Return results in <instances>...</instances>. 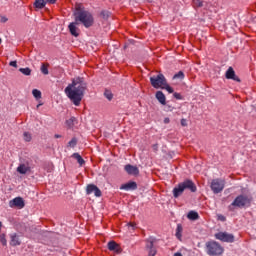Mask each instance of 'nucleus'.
<instances>
[{
  "label": "nucleus",
  "mask_w": 256,
  "mask_h": 256,
  "mask_svg": "<svg viewBox=\"0 0 256 256\" xmlns=\"http://www.w3.org/2000/svg\"><path fill=\"white\" fill-rule=\"evenodd\" d=\"M0 44H1V38H0Z\"/></svg>",
  "instance_id": "obj_49"
},
{
  "label": "nucleus",
  "mask_w": 256,
  "mask_h": 256,
  "mask_svg": "<svg viewBox=\"0 0 256 256\" xmlns=\"http://www.w3.org/2000/svg\"><path fill=\"white\" fill-rule=\"evenodd\" d=\"M173 79H180V80H183V79H185V73H183V71H179L178 73H176V74L173 76Z\"/></svg>",
  "instance_id": "obj_28"
},
{
  "label": "nucleus",
  "mask_w": 256,
  "mask_h": 256,
  "mask_svg": "<svg viewBox=\"0 0 256 256\" xmlns=\"http://www.w3.org/2000/svg\"><path fill=\"white\" fill-rule=\"evenodd\" d=\"M211 190L213 191V193H215V195H217L218 193H221V191H223V189H225V183L223 182V180L220 179H214L211 182Z\"/></svg>",
  "instance_id": "obj_8"
},
{
  "label": "nucleus",
  "mask_w": 256,
  "mask_h": 256,
  "mask_svg": "<svg viewBox=\"0 0 256 256\" xmlns=\"http://www.w3.org/2000/svg\"><path fill=\"white\" fill-rule=\"evenodd\" d=\"M108 249L109 251H114V253H117V255H119L123 251V249H121V246L115 241L108 242Z\"/></svg>",
  "instance_id": "obj_13"
},
{
  "label": "nucleus",
  "mask_w": 256,
  "mask_h": 256,
  "mask_svg": "<svg viewBox=\"0 0 256 256\" xmlns=\"http://www.w3.org/2000/svg\"><path fill=\"white\" fill-rule=\"evenodd\" d=\"M182 183L184 191H190V193H197V185L191 179H186Z\"/></svg>",
  "instance_id": "obj_9"
},
{
  "label": "nucleus",
  "mask_w": 256,
  "mask_h": 256,
  "mask_svg": "<svg viewBox=\"0 0 256 256\" xmlns=\"http://www.w3.org/2000/svg\"><path fill=\"white\" fill-rule=\"evenodd\" d=\"M193 7H203V1L201 0H193L192 1Z\"/></svg>",
  "instance_id": "obj_31"
},
{
  "label": "nucleus",
  "mask_w": 256,
  "mask_h": 256,
  "mask_svg": "<svg viewBox=\"0 0 256 256\" xmlns=\"http://www.w3.org/2000/svg\"><path fill=\"white\" fill-rule=\"evenodd\" d=\"M215 239H218V241H222L223 243H234L235 242V236L233 234H229L227 232L216 233Z\"/></svg>",
  "instance_id": "obj_7"
},
{
  "label": "nucleus",
  "mask_w": 256,
  "mask_h": 256,
  "mask_svg": "<svg viewBox=\"0 0 256 256\" xmlns=\"http://www.w3.org/2000/svg\"><path fill=\"white\" fill-rule=\"evenodd\" d=\"M101 17L104 18V19H107L108 17H111V12L107 11V10H103L101 13H100Z\"/></svg>",
  "instance_id": "obj_32"
},
{
  "label": "nucleus",
  "mask_w": 256,
  "mask_h": 256,
  "mask_svg": "<svg viewBox=\"0 0 256 256\" xmlns=\"http://www.w3.org/2000/svg\"><path fill=\"white\" fill-rule=\"evenodd\" d=\"M29 171V167H26L25 164H20L17 168V172L20 173V175H25Z\"/></svg>",
  "instance_id": "obj_23"
},
{
  "label": "nucleus",
  "mask_w": 256,
  "mask_h": 256,
  "mask_svg": "<svg viewBox=\"0 0 256 256\" xmlns=\"http://www.w3.org/2000/svg\"><path fill=\"white\" fill-rule=\"evenodd\" d=\"M10 238L11 247H17L18 245H21V240H19V236L17 235V233L11 234Z\"/></svg>",
  "instance_id": "obj_19"
},
{
  "label": "nucleus",
  "mask_w": 256,
  "mask_h": 256,
  "mask_svg": "<svg viewBox=\"0 0 256 256\" xmlns=\"http://www.w3.org/2000/svg\"><path fill=\"white\" fill-rule=\"evenodd\" d=\"M76 25H79V22H77V21L72 22V23H70L69 26H68L69 32H70V34H71L73 37H78V36H79V28H77Z\"/></svg>",
  "instance_id": "obj_14"
},
{
  "label": "nucleus",
  "mask_w": 256,
  "mask_h": 256,
  "mask_svg": "<svg viewBox=\"0 0 256 256\" xmlns=\"http://www.w3.org/2000/svg\"><path fill=\"white\" fill-rule=\"evenodd\" d=\"M176 237L179 241H181V237H182L181 232H176Z\"/></svg>",
  "instance_id": "obj_43"
},
{
  "label": "nucleus",
  "mask_w": 256,
  "mask_h": 256,
  "mask_svg": "<svg viewBox=\"0 0 256 256\" xmlns=\"http://www.w3.org/2000/svg\"><path fill=\"white\" fill-rule=\"evenodd\" d=\"M187 218L190 219V221H197V219H199V213L195 211H190L187 214Z\"/></svg>",
  "instance_id": "obj_22"
},
{
  "label": "nucleus",
  "mask_w": 256,
  "mask_h": 256,
  "mask_svg": "<svg viewBox=\"0 0 256 256\" xmlns=\"http://www.w3.org/2000/svg\"><path fill=\"white\" fill-rule=\"evenodd\" d=\"M20 73H22L23 75L29 76L31 75V68L26 67V68H20L19 69Z\"/></svg>",
  "instance_id": "obj_26"
},
{
  "label": "nucleus",
  "mask_w": 256,
  "mask_h": 256,
  "mask_svg": "<svg viewBox=\"0 0 256 256\" xmlns=\"http://www.w3.org/2000/svg\"><path fill=\"white\" fill-rule=\"evenodd\" d=\"M74 17L76 23H82L86 29H89V27H93L95 24V18L93 17V14L89 12L88 10H85V7H83V4L77 3L75 5V12Z\"/></svg>",
  "instance_id": "obj_2"
},
{
  "label": "nucleus",
  "mask_w": 256,
  "mask_h": 256,
  "mask_svg": "<svg viewBox=\"0 0 256 256\" xmlns=\"http://www.w3.org/2000/svg\"><path fill=\"white\" fill-rule=\"evenodd\" d=\"M223 246L216 241H209L206 243V253L210 256H221L223 255Z\"/></svg>",
  "instance_id": "obj_4"
},
{
  "label": "nucleus",
  "mask_w": 256,
  "mask_h": 256,
  "mask_svg": "<svg viewBox=\"0 0 256 256\" xmlns=\"http://www.w3.org/2000/svg\"><path fill=\"white\" fill-rule=\"evenodd\" d=\"M24 140L27 142V143H29V141H31V133H29V132H24Z\"/></svg>",
  "instance_id": "obj_35"
},
{
  "label": "nucleus",
  "mask_w": 256,
  "mask_h": 256,
  "mask_svg": "<svg viewBox=\"0 0 256 256\" xmlns=\"http://www.w3.org/2000/svg\"><path fill=\"white\" fill-rule=\"evenodd\" d=\"M41 105H42V104H38V105H37V109H39V107H41Z\"/></svg>",
  "instance_id": "obj_48"
},
{
  "label": "nucleus",
  "mask_w": 256,
  "mask_h": 256,
  "mask_svg": "<svg viewBox=\"0 0 256 256\" xmlns=\"http://www.w3.org/2000/svg\"><path fill=\"white\" fill-rule=\"evenodd\" d=\"M35 9H44L47 2L45 0H35L33 3Z\"/></svg>",
  "instance_id": "obj_21"
},
{
  "label": "nucleus",
  "mask_w": 256,
  "mask_h": 256,
  "mask_svg": "<svg viewBox=\"0 0 256 256\" xmlns=\"http://www.w3.org/2000/svg\"><path fill=\"white\" fill-rule=\"evenodd\" d=\"M145 250L148 253V256H155L157 255V238L150 237L145 240Z\"/></svg>",
  "instance_id": "obj_6"
},
{
  "label": "nucleus",
  "mask_w": 256,
  "mask_h": 256,
  "mask_svg": "<svg viewBox=\"0 0 256 256\" xmlns=\"http://www.w3.org/2000/svg\"><path fill=\"white\" fill-rule=\"evenodd\" d=\"M150 83L154 89H163V87L167 85V78H165V75L160 73L156 76L150 77Z\"/></svg>",
  "instance_id": "obj_5"
},
{
  "label": "nucleus",
  "mask_w": 256,
  "mask_h": 256,
  "mask_svg": "<svg viewBox=\"0 0 256 256\" xmlns=\"http://www.w3.org/2000/svg\"><path fill=\"white\" fill-rule=\"evenodd\" d=\"M32 95H33V97H35V99L37 101H39V99H41V92L37 89L32 90Z\"/></svg>",
  "instance_id": "obj_27"
},
{
  "label": "nucleus",
  "mask_w": 256,
  "mask_h": 256,
  "mask_svg": "<svg viewBox=\"0 0 256 256\" xmlns=\"http://www.w3.org/2000/svg\"><path fill=\"white\" fill-rule=\"evenodd\" d=\"M46 3H49V5H55L57 3V0H45Z\"/></svg>",
  "instance_id": "obj_40"
},
{
  "label": "nucleus",
  "mask_w": 256,
  "mask_h": 256,
  "mask_svg": "<svg viewBox=\"0 0 256 256\" xmlns=\"http://www.w3.org/2000/svg\"><path fill=\"white\" fill-rule=\"evenodd\" d=\"M75 123H77V118L71 117L70 119L66 120V125L69 127V129L75 127Z\"/></svg>",
  "instance_id": "obj_25"
},
{
  "label": "nucleus",
  "mask_w": 256,
  "mask_h": 256,
  "mask_svg": "<svg viewBox=\"0 0 256 256\" xmlns=\"http://www.w3.org/2000/svg\"><path fill=\"white\" fill-rule=\"evenodd\" d=\"M218 220L219 221H222V222H225V221H227V218L224 216V215H218Z\"/></svg>",
  "instance_id": "obj_39"
},
{
  "label": "nucleus",
  "mask_w": 256,
  "mask_h": 256,
  "mask_svg": "<svg viewBox=\"0 0 256 256\" xmlns=\"http://www.w3.org/2000/svg\"><path fill=\"white\" fill-rule=\"evenodd\" d=\"M7 21H9V19H7V17H5V16H2L0 19V22H2V23H7Z\"/></svg>",
  "instance_id": "obj_42"
},
{
  "label": "nucleus",
  "mask_w": 256,
  "mask_h": 256,
  "mask_svg": "<svg viewBox=\"0 0 256 256\" xmlns=\"http://www.w3.org/2000/svg\"><path fill=\"white\" fill-rule=\"evenodd\" d=\"M180 123H181V126H182V127H187V119L182 118L181 121H180Z\"/></svg>",
  "instance_id": "obj_38"
},
{
  "label": "nucleus",
  "mask_w": 256,
  "mask_h": 256,
  "mask_svg": "<svg viewBox=\"0 0 256 256\" xmlns=\"http://www.w3.org/2000/svg\"><path fill=\"white\" fill-rule=\"evenodd\" d=\"M251 203H253V196L252 195L240 194L228 206V211H235V208H237V209H247V208L251 207Z\"/></svg>",
  "instance_id": "obj_3"
},
{
  "label": "nucleus",
  "mask_w": 256,
  "mask_h": 256,
  "mask_svg": "<svg viewBox=\"0 0 256 256\" xmlns=\"http://www.w3.org/2000/svg\"><path fill=\"white\" fill-rule=\"evenodd\" d=\"M170 121H171V120H170L169 118H165V119H164V123H166V124H167V123H170Z\"/></svg>",
  "instance_id": "obj_44"
},
{
  "label": "nucleus",
  "mask_w": 256,
  "mask_h": 256,
  "mask_svg": "<svg viewBox=\"0 0 256 256\" xmlns=\"http://www.w3.org/2000/svg\"><path fill=\"white\" fill-rule=\"evenodd\" d=\"M176 233H183V226L181 224L177 225Z\"/></svg>",
  "instance_id": "obj_37"
},
{
  "label": "nucleus",
  "mask_w": 256,
  "mask_h": 256,
  "mask_svg": "<svg viewBox=\"0 0 256 256\" xmlns=\"http://www.w3.org/2000/svg\"><path fill=\"white\" fill-rule=\"evenodd\" d=\"M162 89H165V90L168 91L169 93H175V90L173 89V87H171L167 82H166V84H164V86L162 87Z\"/></svg>",
  "instance_id": "obj_30"
},
{
  "label": "nucleus",
  "mask_w": 256,
  "mask_h": 256,
  "mask_svg": "<svg viewBox=\"0 0 256 256\" xmlns=\"http://www.w3.org/2000/svg\"><path fill=\"white\" fill-rule=\"evenodd\" d=\"M225 78L236 81L237 83H241V79L239 78V76H237V74H235V70L231 66L227 69L225 73Z\"/></svg>",
  "instance_id": "obj_12"
},
{
  "label": "nucleus",
  "mask_w": 256,
  "mask_h": 256,
  "mask_svg": "<svg viewBox=\"0 0 256 256\" xmlns=\"http://www.w3.org/2000/svg\"><path fill=\"white\" fill-rule=\"evenodd\" d=\"M0 242H1V244H2L4 247H6V245H7V239L5 238V234H1V235H0Z\"/></svg>",
  "instance_id": "obj_34"
},
{
  "label": "nucleus",
  "mask_w": 256,
  "mask_h": 256,
  "mask_svg": "<svg viewBox=\"0 0 256 256\" xmlns=\"http://www.w3.org/2000/svg\"><path fill=\"white\" fill-rule=\"evenodd\" d=\"M10 207H15L16 209H23L25 207V200L22 197H16L9 202Z\"/></svg>",
  "instance_id": "obj_11"
},
{
  "label": "nucleus",
  "mask_w": 256,
  "mask_h": 256,
  "mask_svg": "<svg viewBox=\"0 0 256 256\" xmlns=\"http://www.w3.org/2000/svg\"><path fill=\"white\" fill-rule=\"evenodd\" d=\"M104 97H106L108 101H111L113 99V93L110 90H105Z\"/></svg>",
  "instance_id": "obj_29"
},
{
  "label": "nucleus",
  "mask_w": 256,
  "mask_h": 256,
  "mask_svg": "<svg viewBox=\"0 0 256 256\" xmlns=\"http://www.w3.org/2000/svg\"><path fill=\"white\" fill-rule=\"evenodd\" d=\"M40 71L43 75H49V63H42Z\"/></svg>",
  "instance_id": "obj_24"
},
{
  "label": "nucleus",
  "mask_w": 256,
  "mask_h": 256,
  "mask_svg": "<svg viewBox=\"0 0 256 256\" xmlns=\"http://www.w3.org/2000/svg\"><path fill=\"white\" fill-rule=\"evenodd\" d=\"M153 149H154L155 151H157V144H154V145H153Z\"/></svg>",
  "instance_id": "obj_46"
},
{
  "label": "nucleus",
  "mask_w": 256,
  "mask_h": 256,
  "mask_svg": "<svg viewBox=\"0 0 256 256\" xmlns=\"http://www.w3.org/2000/svg\"><path fill=\"white\" fill-rule=\"evenodd\" d=\"M155 97L161 105H167V98L165 97L163 91H157Z\"/></svg>",
  "instance_id": "obj_18"
},
{
  "label": "nucleus",
  "mask_w": 256,
  "mask_h": 256,
  "mask_svg": "<svg viewBox=\"0 0 256 256\" xmlns=\"http://www.w3.org/2000/svg\"><path fill=\"white\" fill-rule=\"evenodd\" d=\"M126 173H128V175H138L139 174V168H137V166H133L131 164H127L124 167Z\"/></svg>",
  "instance_id": "obj_16"
},
{
  "label": "nucleus",
  "mask_w": 256,
  "mask_h": 256,
  "mask_svg": "<svg viewBox=\"0 0 256 256\" xmlns=\"http://www.w3.org/2000/svg\"><path fill=\"white\" fill-rule=\"evenodd\" d=\"M9 65L10 67H15L17 69V61H11Z\"/></svg>",
  "instance_id": "obj_41"
},
{
  "label": "nucleus",
  "mask_w": 256,
  "mask_h": 256,
  "mask_svg": "<svg viewBox=\"0 0 256 256\" xmlns=\"http://www.w3.org/2000/svg\"><path fill=\"white\" fill-rule=\"evenodd\" d=\"M86 193L87 195L94 193L95 197H101L102 195L101 189H99V187H97L95 184H88L86 187Z\"/></svg>",
  "instance_id": "obj_10"
},
{
  "label": "nucleus",
  "mask_w": 256,
  "mask_h": 256,
  "mask_svg": "<svg viewBox=\"0 0 256 256\" xmlns=\"http://www.w3.org/2000/svg\"><path fill=\"white\" fill-rule=\"evenodd\" d=\"M135 225H137V224H135V223H129V226L132 227L133 229H135Z\"/></svg>",
  "instance_id": "obj_45"
},
{
  "label": "nucleus",
  "mask_w": 256,
  "mask_h": 256,
  "mask_svg": "<svg viewBox=\"0 0 256 256\" xmlns=\"http://www.w3.org/2000/svg\"><path fill=\"white\" fill-rule=\"evenodd\" d=\"M173 97L175 98V99H178V100H181V99H183V96H181L179 93H177V92H174L173 93Z\"/></svg>",
  "instance_id": "obj_36"
},
{
  "label": "nucleus",
  "mask_w": 256,
  "mask_h": 256,
  "mask_svg": "<svg viewBox=\"0 0 256 256\" xmlns=\"http://www.w3.org/2000/svg\"><path fill=\"white\" fill-rule=\"evenodd\" d=\"M60 137H61V135H59V134H56V135H55V138H56V139H59Z\"/></svg>",
  "instance_id": "obj_47"
},
{
  "label": "nucleus",
  "mask_w": 256,
  "mask_h": 256,
  "mask_svg": "<svg viewBox=\"0 0 256 256\" xmlns=\"http://www.w3.org/2000/svg\"><path fill=\"white\" fill-rule=\"evenodd\" d=\"M185 193V190L183 188V184L180 182L174 189H173V197L175 199H178V197H181Z\"/></svg>",
  "instance_id": "obj_15"
},
{
  "label": "nucleus",
  "mask_w": 256,
  "mask_h": 256,
  "mask_svg": "<svg viewBox=\"0 0 256 256\" xmlns=\"http://www.w3.org/2000/svg\"><path fill=\"white\" fill-rule=\"evenodd\" d=\"M72 158L76 159L77 163H79L80 167H83L85 165V160L83 159L82 156H80L79 153H73Z\"/></svg>",
  "instance_id": "obj_20"
},
{
  "label": "nucleus",
  "mask_w": 256,
  "mask_h": 256,
  "mask_svg": "<svg viewBox=\"0 0 256 256\" xmlns=\"http://www.w3.org/2000/svg\"><path fill=\"white\" fill-rule=\"evenodd\" d=\"M85 91H87V83L85 78L76 77L72 79V83H70L64 90L68 99L73 102L76 107L81 105V101H83V97H85Z\"/></svg>",
  "instance_id": "obj_1"
},
{
  "label": "nucleus",
  "mask_w": 256,
  "mask_h": 256,
  "mask_svg": "<svg viewBox=\"0 0 256 256\" xmlns=\"http://www.w3.org/2000/svg\"><path fill=\"white\" fill-rule=\"evenodd\" d=\"M77 145V139L73 137L71 141L68 142V147H75Z\"/></svg>",
  "instance_id": "obj_33"
},
{
  "label": "nucleus",
  "mask_w": 256,
  "mask_h": 256,
  "mask_svg": "<svg viewBox=\"0 0 256 256\" xmlns=\"http://www.w3.org/2000/svg\"><path fill=\"white\" fill-rule=\"evenodd\" d=\"M120 189H124L125 191H135V189H137V182L130 181L126 184H122Z\"/></svg>",
  "instance_id": "obj_17"
}]
</instances>
